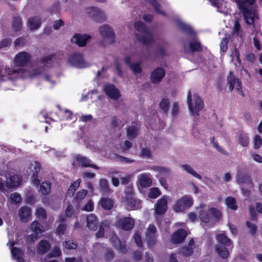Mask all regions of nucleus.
<instances>
[{
	"mask_svg": "<svg viewBox=\"0 0 262 262\" xmlns=\"http://www.w3.org/2000/svg\"><path fill=\"white\" fill-rule=\"evenodd\" d=\"M115 225L124 231H130L134 227L135 221L130 217H123L118 219Z\"/></svg>",
	"mask_w": 262,
	"mask_h": 262,
	"instance_id": "nucleus-9",
	"label": "nucleus"
},
{
	"mask_svg": "<svg viewBox=\"0 0 262 262\" xmlns=\"http://www.w3.org/2000/svg\"><path fill=\"white\" fill-rule=\"evenodd\" d=\"M100 187L103 191L107 192L109 190V185L107 180L105 179H101L100 180Z\"/></svg>",
	"mask_w": 262,
	"mask_h": 262,
	"instance_id": "nucleus-60",
	"label": "nucleus"
},
{
	"mask_svg": "<svg viewBox=\"0 0 262 262\" xmlns=\"http://www.w3.org/2000/svg\"><path fill=\"white\" fill-rule=\"evenodd\" d=\"M20 182V178L17 174L10 176L7 180V186L9 188H14L18 186Z\"/></svg>",
	"mask_w": 262,
	"mask_h": 262,
	"instance_id": "nucleus-24",
	"label": "nucleus"
},
{
	"mask_svg": "<svg viewBox=\"0 0 262 262\" xmlns=\"http://www.w3.org/2000/svg\"><path fill=\"white\" fill-rule=\"evenodd\" d=\"M226 247L222 245H216L215 247L217 253L223 258H227L229 256V252Z\"/></svg>",
	"mask_w": 262,
	"mask_h": 262,
	"instance_id": "nucleus-35",
	"label": "nucleus"
},
{
	"mask_svg": "<svg viewBox=\"0 0 262 262\" xmlns=\"http://www.w3.org/2000/svg\"><path fill=\"white\" fill-rule=\"evenodd\" d=\"M170 106V102L168 99L164 98L159 103V107L166 115L167 114Z\"/></svg>",
	"mask_w": 262,
	"mask_h": 262,
	"instance_id": "nucleus-40",
	"label": "nucleus"
},
{
	"mask_svg": "<svg viewBox=\"0 0 262 262\" xmlns=\"http://www.w3.org/2000/svg\"><path fill=\"white\" fill-rule=\"evenodd\" d=\"M189 48L191 53L202 52L203 51V47L201 43L198 41H191L189 43Z\"/></svg>",
	"mask_w": 262,
	"mask_h": 262,
	"instance_id": "nucleus-32",
	"label": "nucleus"
},
{
	"mask_svg": "<svg viewBox=\"0 0 262 262\" xmlns=\"http://www.w3.org/2000/svg\"><path fill=\"white\" fill-rule=\"evenodd\" d=\"M135 29L139 32L144 34H136V39L140 43L149 46L154 41V37L152 33L148 30L146 25L141 21H137L134 25Z\"/></svg>",
	"mask_w": 262,
	"mask_h": 262,
	"instance_id": "nucleus-2",
	"label": "nucleus"
},
{
	"mask_svg": "<svg viewBox=\"0 0 262 262\" xmlns=\"http://www.w3.org/2000/svg\"><path fill=\"white\" fill-rule=\"evenodd\" d=\"M151 179L147 174H142L140 179V184L143 187H147L151 186Z\"/></svg>",
	"mask_w": 262,
	"mask_h": 262,
	"instance_id": "nucleus-37",
	"label": "nucleus"
},
{
	"mask_svg": "<svg viewBox=\"0 0 262 262\" xmlns=\"http://www.w3.org/2000/svg\"><path fill=\"white\" fill-rule=\"evenodd\" d=\"M23 26L21 17L19 15L14 16L12 21V28L15 32L19 31Z\"/></svg>",
	"mask_w": 262,
	"mask_h": 262,
	"instance_id": "nucleus-26",
	"label": "nucleus"
},
{
	"mask_svg": "<svg viewBox=\"0 0 262 262\" xmlns=\"http://www.w3.org/2000/svg\"><path fill=\"white\" fill-rule=\"evenodd\" d=\"M130 68L134 74H139L142 71L140 62L133 63L130 64Z\"/></svg>",
	"mask_w": 262,
	"mask_h": 262,
	"instance_id": "nucleus-49",
	"label": "nucleus"
},
{
	"mask_svg": "<svg viewBox=\"0 0 262 262\" xmlns=\"http://www.w3.org/2000/svg\"><path fill=\"white\" fill-rule=\"evenodd\" d=\"M116 157L117 159L122 163H133L134 162V160H132L130 158L124 157L119 155H117Z\"/></svg>",
	"mask_w": 262,
	"mask_h": 262,
	"instance_id": "nucleus-59",
	"label": "nucleus"
},
{
	"mask_svg": "<svg viewBox=\"0 0 262 262\" xmlns=\"http://www.w3.org/2000/svg\"><path fill=\"white\" fill-rule=\"evenodd\" d=\"M99 204L104 209L110 210L112 209L114 206V201L110 198H102L100 200Z\"/></svg>",
	"mask_w": 262,
	"mask_h": 262,
	"instance_id": "nucleus-30",
	"label": "nucleus"
},
{
	"mask_svg": "<svg viewBox=\"0 0 262 262\" xmlns=\"http://www.w3.org/2000/svg\"><path fill=\"white\" fill-rule=\"evenodd\" d=\"M61 255V251L60 249L58 246H55L52 250L48 254L47 257L48 258L58 257Z\"/></svg>",
	"mask_w": 262,
	"mask_h": 262,
	"instance_id": "nucleus-42",
	"label": "nucleus"
},
{
	"mask_svg": "<svg viewBox=\"0 0 262 262\" xmlns=\"http://www.w3.org/2000/svg\"><path fill=\"white\" fill-rule=\"evenodd\" d=\"M76 161L82 167H91L95 169L99 170V167L97 165L92 164L91 161L87 157L80 155H77L75 157Z\"/></svg>",
	"mask_w": 262,
	"mask_h": 262,
	"instance_id": "nucleus-17",
	"label": "nucleus"
},
{
	"mask_svg": "<svg viewBox=\"0 0 262 262\" xmlns=\"http://www.w3.org/2000/svg\"><path fill=\"white\" fill-rule=\"evenodd\" d=\"M31 57V55L26 52H19L16 54L14 58L15 66L13 69L8 68L7 70L8 74L12 75L15 73H24V69L23 68L29 63Z\"/></svg>",
	"mask_w": 262,
	"mask_h": 262,
	"instance_id": "nucleus-3",
	"label": "nucleus"
},
{
	"mask_svg": "<svg viewBox=\"0 0 262 262\" xmlns=\"http://www.w3.org/2000/svg\"><path fill=\"white\" fill-rule=\"evenodd\" d=\"M86 226L91 230L95 231L98 227V221L96 215L91 214L86 217Z\"/></svg>",
	"mask_w": 262,
	"mask_h": 262,
	"instance_id": "nucleus-21",
	"label": "nucleus"
},
{
	"mask_svg": "<svg viewBox=\"0 0 262 262\" xmlns=\"http://www.w3.org/2000/svg\"><path fill=\"white\" fill-rule=\"evenodd\" d=\"M41 24V19L38 16H33L28 20V26L31 30L38 29Z\"/></svg>",
	"mask_w": 262,
	"mask_h": 262,
	"instance_id": "nucleus-23",
	"label": "nucleus"
},
{
	"mask_svg": "<svg viewBox=\"0 0 262 262\" xmlns=\"http://www.w3.org/2000/svg\"><path fill=\"white\" fill-rule=\"evenodd\" d=\"M228 83L229 84V90L231 91H233L234 87L238 91L242 92V82L241 81L237 78L233 74L232 72H230L227 76Z\"/></svg>",
	"mask_w": 262,
	"mask_h": 262,
	"instance_id": "nucleus-13",
	"label": "nucleus"
},
{
	"mask_svg": "<svg viewBox=\"0 0 262 262\" xmlns=\"http://www.w3.org/2000/svg\"><path fill=\"white\" fill-rule=\"evenodd\" d=\"M37 216L43 220H46L47 217V211L45 209L42 207H39L36 209Z\"/></svg>",
	"mask_w": 262,
	"mask_h": 262,
	"instance_id": "nucleus-50",
	"label": "nucleus"
},
{
	"mask_svg": "<svg viewBox=\"0 0 262 262\" xmlns=\"http://www.w3.org/2000/svg\"><path fill=\"white\" fill-rule=\"evenodd\" d=\"M187 235V233L184 229L182 228L178 229L172 235V243L174 244H180L183 243L185 241Z\"/></svg>",
	"mask_w": 262,
	"mask_h": 262,
	"instance_id": "nucleus-16",
	"label": "nucleus"
},
{
	"mask_svg": "<svg viewBox=\"0 0 262 262\" xmlns=\"http://www.w3.org/2000/svg\"><path fill=\"white\" fill-rule=\"evenodd\" d=\"M80 183L81 180L80 179L76 180L73 183H71L69 190L74 193L76 190L79 187Z\"/></svg>",
	"mask_w": 262,
	"mask_h": 262,
	"instance_id": "nucleus-61",
	"label": "nucleus"
},
{
	"mask_svg": "<svg viewBox=\"0 0 262 262\" xmlns=\"http://www.w3.org/2000/svg\"><path fill=\"white\" fill-rule=\"evenodd\" d=\"M160 195V191L158 188H151L148 196L151 199H156Z\"/></svg>",
	"mask_w": 262,
	"mask_h": 262,
	"instance_id": "nucleus-56",
	"label": "nucleus"
},
{
	"mask_svg": "<svg viewBox=\"0 0 262 262\" xmlns=\"http://www.w3.org/2000/svg\"><path fill=\"white\" fill-rule=\"evenodd\" d=\"M177 26L179 29L186 34L190 35H192L194 34V31L190 26H189L181 21L178 23Z\"/></svg>",
	"mask_w": 262,
	"mask_h": 262,
	"instance_id": "nucleus-28",
	"label": "nucleus"
},
{
	"mask_svg": "<svg viewBox=\"0 0 262 262\" xmlns=\"http://www.w3.org/2000/svg\"><path fill=\"white\" fill-rule=\"evenodd\" d=\"M138 122L133 121L132 122V125L129 126L127 128L126 134L129 139H133L137 137L138 135Z\"/></svg>",
	"mask_w": 262,
	"mask_h": 262,
	"instance_id": "nucleus-22",
	"label": "nucleus"
},
{
	"mask_svg": "<svg viewBox=\"0 0 262 262\" xmlns=\"http://www.w3.org/2000/svg\"><path fill=\"white\" fill-rule=\"evenodd\" d=\"M10 199L12 202L14 203H19L22 201L20 195L17 193H13L10 195Z\"/></svg>",
	"mask_w": 262,
	"mask_h": 262,
	"instance_id": "nucleus-63",
	"label": "nucleus"
},
{
	"mask_svg": "<svg viewBox=\"0 0 262 262\" xmlns=\"http://www.w3.org/2000/svg\"><path fill=\"white\" fill-rule=\"evenodd\" d=\"M193 253V249L189 246H184L180 248L179 253L184 257H189Z\"/></svg>",
	"mask_w": 262,
	"mask_h": 262,
	"instance_id": "nucleus-34",
	"label": "nucleus"
},
{
	"mask_svg": "<svg viewBox=\"0 0 262 262\" xmlns=\"http://www.w3.org/2000/svg\"><path fill=\"white\" fill-rule=\"evenodd\" d=\"M193 204L192 196L190 195H184L176 201L172 209L176 212H182L192 206Z\"/></svg>",
	"mask_w": 262,
	"mask_h": 262,
	"instance_id": "nucleus-4",
	"label": "nucleus"
},
{
	"mask_svg": "<svg viewBox=\"0 0 262 262\" xmlns=\"http://www.w3.org/2000/svg\"><path fill=\"white\" fill-rule=\"evenodd\" d=\"M114 253L111 249H107L104 254V258L106 261H111L113 259Z\"/></svg>",
	"mask_w": 262,
	"mask_h": 262,
	"instance_id": "nucleus-53",
	"label": "nucleus"
},
{
	"mask_svg": "<svg viewBox=\"0 0 262 262\" xmlns=\"http://www.w3.org/2000/svg\"><path fill=\"white\" fill-rule=\"evenodd\" d=\"M256 0H238L236 2L237 8L242 13L246 23L252 25L254 27V12L251 6L253 5Z\"/></svg>",
	"mask_w": 262,
	"mask_h": 262,
	"instance_id": "nucleus-1",
	"label": "nucleus"
},
{
	"mask_svg": "<svg viewBox=\"0 0 262 262\" xmlns=\"http://www.w3.org/2000/svg\"><path fill=\"white\" fill-rule=\"evenodd\" d=\"M51 249V245L49 241L46 239L40 240L36 246L37 253L39 255L46 254Z\"/></svg>",
	"mask_w": 262,
	"mask_h": 262,
	"instance_id": "nucleus-19",
	"label": "nucleus"
},
{
	"mask_svg": "<svg viewBox=\"0 0 262 262\" xmlns=\"http://www.w3.org/2000/svg\"><path fill=\"white\" fill-rule=\"evenodd\" d=\"M51 185L50 182H42L40 185L39 192L43 195H48L51 192Z\"/></svg>",
	"mask_w": 262,
	"mask_h": 262,
	"instance_id": "nucleus-31",
	"label": "nucleus"
},
{
	"mask_svg": "<svg viewBox=\"0 0 262 262\" xmlns=\"http://www.w3.org/2000/svg\"><path fill=\"white\" fill-rule=\"evenodd\" d=\"M62 245L64 248L68 250H76L78 247L77 242L73 241V240L63 241Z\"/></svg>",
	"mask_w": 262,
	"mask_h": 262,
	"instance_id": "nucleus-41",
	"label": "nucleus"
},
{
	"mask_svg": "<svg viewBox=\"0 0 262 262\" xmlns=\"http://www.w3.org/2000/svg\"><path fill=\"white\" fill-rule=\"evenodd\" d=\"M187 102L188 105V108L191 113L193 112L194 106L192 102V95L190 91H189L187 96Z\"/></svg>",
	"mask_w": 262,
	"mask_h": 262,
	"instance_id": "nucleus-57",
	"label": "nucleus"
},
{
	"mask_svg": "<svg viewBox=\"0 0 262 262\" xmlns=\"http://www.w3.org/2000/svg\"><path fill=\"white\" fill-rule=\"evenodd\" d=\"M228 42L229 38L227 37H225L222 39L220 43L221 51L225 52L227 50Z\"/></svg>",
	"mask_w": 262,
	"mask_h": 262,
	"instance_id": "nucleus-54",
	"label": "nucleus"
},
{
	"mask_svg": "<svg viewBox=\"0 0 262 262\" xmlns=\"http://www.w3.org/2000/svg\"><path fill=\"white\" fill-rule=\"evenodd\" d=\"M151 6L154 8L155 11L156 13L161 14L162 15L164 16H166V13L161 10L160 9L161 7V5L157 1V0H156L151 5Z\"/></svg>",
	"mask_w": 262,
	"mask_h": 262,
	"instance_id": "nucleus-43",
	"label": "nucleus"
},
{
	"mask_svg": "<svg viewBox=\"0 0 262 262\" xmlns=\"http://www.w3.org/2000/svg\"><path fill=\"white\" fill-rule=\"evenodd\" d=\"M111 240L113 247L119 250L120 252L122 254L126 253L127 249L124 242H122L117 236H113Z\"/></svg>",
	"mask_w": 262,
	"mask_h": 262,
	"instance_id": "nucleus-20",
	"label": "nucleus"
},
{
	"mask_svg": "<svg viewBox=\"0 0 262 262\" xmlns=\"http://www.w3.org/2000/svg\"><path fill=\"white\" fill-rule=\"evenodd\" d=\"M100 34L102 37L108 40L109 44H112L115 40V34L112 27L108 25H103L99 28Z\"/></svg>",
	"mask_w": 262,
	"mask_h": 262,
	"instance_id": "nucleus-7",
	"label": "nucleus"
},
{
	"mask_svg": "<svg viewBox=\"0 0 262 262\" xmlns=\"http://www.w3.org/2000/svg\"><path fill=\"white\" fill-rule=\"evenodd\" d=\"M126 203L127 205L133 210L136 209L137 200L131 196H127L126 198Z\"/></svg>",
	"mask_w": 262,
	"mask_h": 262,
	"instance_id": "nucleus-45",
	"label": "nucleus"
},
{
	"mask_svg": "<svg viewBox=\"0 0 262 262\" xmlns=\"http://www.w3.org/2000/svg\"><path fill=\"white\" fill-rule=\"evenodd\" d=\"M236 181L239 184H245L247 188L242 187V191L244 194H249L250 192L249 189L251 188L253 186V184L251 180V177L246 173H239L236 176Z\"/></svg>",
	"mask_w": 262,
	"mask_h": 262,
	"instance_id": "nucleus-6",
	"label": "nucleus"
},
{
	"mask_svg": "<svg viewBox=\"0 0 262 262\" xmlns=\"http://www.w3.org/2000/svg\"><path fill=\"white\" fill-rule=\"evenodd\" d=\"M212 216L215 218L216 220H219L222 217L221 212L215 208H211L210 210Z\"/></svg>",
	"mask_w": 262,
	"mask_h": 262,
	"instance_id": "nucleus-62",
	"label": "nucleus"
},
{
	"mask_svg": "<svg viewBox=\"0 0 262 262\" xmlns=\"http://www.w3.org/2000/svg\"><path fill=\"white\" fill-rule=\"evenodd\" d=\"M86 12L92 19L98 23H102L106 19L105 14L98 8L91 7L86 9Z\"/></svg>",
	"mask_w": 262,
	"mask_h": 262,
	"instance_id": "nucleus-10",
	"label": "nucleus"
},
{
	"mask_svg": "<svg viewBox=\"0 0 262 262\" xmlns=\"http://www.w3.org/2000/svg\"><path fill=\"white\" fill-rule=\"evenodd\" d=\"M194 101L195 102V107H194L193 112L191 114H195L199 115V112L204 107V102L201 98L198 95H194Z\"/></svg>",
	"mask_w": 262,
	"mask_h": 262,
	"instance_id": "nucleus-25",
	"label": "nucleus"
},
{
	"mask_svg": "<svg viewBox=\"0 0 262 262\" xmlns=\"http://www.w3.org/2000/svg\"><path fill=\"white\" fill-rule=\"evenodd\" d=\"M167 210V200L165 197L159 199L155 205L156 214L161 215L165 213Z\"/></svg>",
	"mask_w": 262,
	"mask_h": 262,
	"instance_id": "nucleus-14",
	"label": "nucleus"
},
{
	"mask_svg": "<svg viewBox=\"0 0 262 262\" xmlns=\"http://www.w3.org/2000/svg\"><path fill=\"white\" fill-rule=\"evenodd\" d=\"M210 141L211 143L213 144L214 147H215L218 151L226 155H227L228 154V153L223 148H222L219 145L217 142H215L214 141V137H211Z\"/></svg>",
	"mask_w": 262,
	"mask_h": 262,
	"instance_id": "nucleus-47",
	"label": "nucleus"
},
{
	"mask_svg": "<svg viewBox=\"0 0 262 262\" xmlns=\"http://www.w3.org/2000/svg\"><path fill=\"white\" fill-rule=\"evenodd\" d=\"M15 243L14 242H11L10 243V248L11 249V253L12 256L16 259L20 257H22L24 255V252L20 248L15 247Z\"/></svg>",
	"mask_w": 262,
	"mask_h": 262,
	"instance_id": "nucleus-33",
	"label": "nucleus"
},
{
	"mask_svg": "<svg viewBox=\"0 0 262 262\" xmlns=\"http://www.w3.org/2000/svg\"><path fill=\"white\" fill-rule=\"evenodd\" d=\"M68 62L72 67L78 68H84L88 67L85 62L83 55L80 53H74L70 54L68 58Z\"/></svg>",
	"mask_w": 262,
	"mask_h": 262,
	"instance_id": "nucleus-5",
	"label": "nucleus"
},
{
	"mask_svg": "<svg viewBox=\"0 0 262 262\" xmlns=\"http://www.w3.org/2000/svg\"><path fill=\"white\" fill-rule=\"evenodd\" d=\"M31 228L36 236L44 232L43 226L38 222L34 221L31 224Z\"/></svg>",
	"mask_w": 262,
	"mask_h": 262,
	"instance_id": "nucleus-27",
	"label": "nucleus"
},
{
	"mask_svg": "<svg viewBox=\"0 0 262 262\" xmlns=\"http://www.w3.org/2000/svg\"><path fill=\"white\" fill-rule=\"evenodd\" d=\"M246 225L248 228L249 232L251 235H253L256 233L257 227L255 224H253L250 221H247L246 222Z\"/></svg>",
	"mask_w": 262,
	"mask_h": 262,
	"instance_id": "nucleus-48",
	"label": "nucleus"
},
{
	"mask_svg": "<svg viewBox=\"0 0 262 262\" xmlns=\"http://www.w3.org/2000/svg\"><path fill=\"white\" fill-rule=\"evenodd\" d=\"M217 241L223 246L228 247L231 244V241L225 233L218 234L216 235Z\"/></svg>",
	"mask_w": 262,
	"mask_h": 262,
	"instance_id": "nucleus-29",
	"label": "nucleus"
},
{
	"mask_svg": "<svg viewBox=\"0 0 262 262\" xmlns=\"http://www.w3.org/2000/svg\"><path fill=\"white\" fill-rule=\"evenodd\" d=\"M182 167L184 170L186 171L193 177L199 180L202 179L201 176L198 174L190 165L188 164H184L182 165Z\"/></svg>",
	"mask_w": 262,
	"mask_h": 262,
	"instance_id": "nucleus-39",
	"label": "nucleus"
},
{
	"mask_svg": "<svg viewBox=\"0 0 262 262\" xmlns=\"http://www.w3.org/2000/svg\"><path fill=\"white\" fill-rule=\"evenodd\" d=\"M166 51L165 49L162 47L159 46L155 51V55L157 57L163 58L166 55Z\"/></svg>",
	"mask_w": 262,
	"mask_h": 262,
	"instance_id": "nucleus-55",
	"label": "nucleus"
},
{
	"mask_svg": "<svg viewBox=\"0 0 262 262\" xmlns=\"http://www.w3.org/2000/svg\"><path fill=\"white\" fill-rule=\"evenodd\" d=\"M238 141L243 146H247L249 144L248 137L244 135L240 134L238 136Z\"/></svg>",
	"mask_w": 262,
	"mask_h": 262,
	"instance_id": "nucleus-58",
	"label": "nucleus"
},
{
	"mask_svg": "<svg viewBox=\"0 0 262 262\" xmlns=\"http://www.w3.org/2000/svg\"><path fill=\"white\" fill-rule=\"evenodd\" d=\"M31 215V209L27 206L21 207L18 210V216L23 223L27 222Z\"/></svg>",
	"mask_w": 262,
	"mask_h": 262,
	"instance_id": "nucleus-18",
	"label": "nucleus"
},
{
	"mask_svg": "<svg viewBox=\"0 0 262 262\" xmlns=\"http://www.w3.org/2000/svg\"><path fill=\"white\" fill-rule=\"evenodd\" d=\"M67 229V225L64 223H60L56 229V233L58 235H63L64 234Z\"/></svg>",
	"mask_w": 262,
	"mask_h": 262,
	"instance_id": "nucleus-52",
	"label": "nucleus"
},
{
	"mask_svg": "<svg viewBox=\"0 0 262 262\" xmlns=\"http://www.w3.org/2000/svg\"><path fill=\"white\" fill-rule=\"evenodd\" d=\"M29 168L33 171V173L38 174L40 172L41 166L39 163L35 162L34 164L31 163L29 166Z\"/></svg>",
	"mask_w": 262,
	"mask_h": 262,
	"instance_id": "nucleus-51",
	"label": "nucleus"
},
{
	"mask_svg": "<svg viewBox=\"0 0 262 262\" xmlns=\"http://www.w3.org/2000/svg\"><path fill=\"white\" fill-rule=\"evenodd\" d=\"M88 194V190L85 189H82L77 192L75 196V201L77 205L79 206Z\"/></svg>",
	"mask_w": 262,
	"mask_h": 262,
	"instance_id": "nucleus-36",
	"label": "nucleus"
},
{
	"mask_svg": "<svg viewBox=\"0 0 262 262\" xmlns=\"http://www.w3.org/2000/svg\"><path fill=\"white\" fill-rule=\"evenodd\" d=\"M199 218L205 223H208L210 221V216L208 213L205 210H201L199 212Z\"/></svg>",
	"mask_w": 262,
	"mask_h": 262,
	"instance_id": "nucleus-44",
	"label": "nucleus"
},
{
	"mask_svg": "<svg viewBox=\"0 0 262 262\" xmlns=\"http://www.w3.org/2000/svg\"><path fill=\"white\" fill-rule=\"evenodd\" d=\"M145 241L149 248H151L156 243L157 229L153 224H150L148 226L145 233Z\"/></svg>",
	"mask_w": 262,
	"mask_h": 262,
	"instance_id": "nucleus-8",
	"label": "nucleus"
},
{
	"mask_svg": "<svg viewBox=\"0 0 262 262\" xmlns=\"http://www.w3.org/2000/svg\"><path fill=\"white\" fill-rule=\"evenodd\" d=\"M165 76V71L161 67H157L153 70L150 75V79L153 83L161 82Z\"/></svg>",
	"mask_w": 262,
	"mask_h": 262,
	"instance_id": "nucleus-11",
	"label": "nucleus"
},
{
	"mask_svg": "<svg viewBox=\"0 0 262 262\" xmlns=\"http://www.w3.org/2000/svg\"><path fill=\"white\" fill-rule=\"evenodd\" d=\"M210 141L211 143L213 144L214 147H215L218 151L226 155H227L228 154V153L223 148H222L219 145L217 142H215L214 141V137H211Z\"/></svg>",
	"mask_w": 262,
	"mask_h": 262,
	"instance_id": "nucleus-46",
	"label": "nucleus"
},
{
	"mask_svg": "<svg viewBox=\"0 0 262 262\" xmlns=\"http://www.w3.org/2000/svg\"><path fill=\"white\" fill-rule=\"evenodd\" d=\"M236 202V199L232 196H229L226 199V204L228 208L233 210H236L238 208Z\"/></svg>",
	"mask_w": 262,
	"mask_h": 262,
	"instance_id": "nucleus-38",
	"label": "nucleus"
},
{
	"mask_svg": "<svg viewBox=\"0 0 262 262\" xmlns=\"http://www.w3.org/2000/svg\"><path fill=\"white\" fill-rule=\"evenodd\" d=\"M254 149H258L262 145V139L261 137L256 135L254 136Z\"/></svg>",
	"mask_w": 262,
	"mask_h": 262,
	"instance_id": "nucleus-64",
	"label": "nucleus"
},
{
	"mask_svg": "<svg viewBox=\"0 0 262 262\" xmlns=\"http://www.w3.org/2000/svg\"><path fill=\"white\" fill-rule=\"evenodd\" d=\"M106 95L113 100H117L120 97V93L113 84H107L103 87Z\"/></svg>",
	"mask_w": 262,
	"mask_h": 262,
	"instance_id": "nucleus-12",
	"label": "nucleus"
},
{
	"mask_svg": "<svg viewBox=\"0 0 262 262\" xmlns=\"http://www.w3.org/2000/svg\"><path fill=\"white\" fill-rule=\"evenodd\" d=\"M91 38V36L86 34H75L71 39L72 43H75L79 47H83L86 46L87 41Z\"/></svg>",
	"mask_w": 262,
	"mask_h": 262,
	"instance_id": "nucleus-15",
	"label": "nucleus"
}]
</instances>
